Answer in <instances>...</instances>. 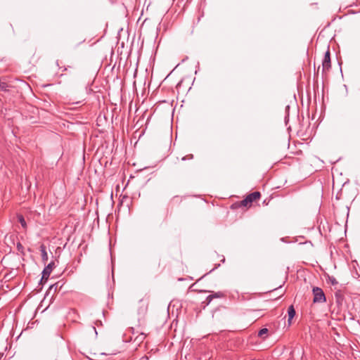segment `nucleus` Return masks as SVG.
I'll use <instances>...</instances> for the list:
<instances>
[{
  "instance_id": "obj_13",
  "label": "nucleus",
  "mask_w": 360,
  "mask_h": 360,
  "mask_svg": "<svg viewBox=\"0 0 360 360\" xmlns=\"http://www.w3.org/2000/svg\"><path fill=\"white\" fill-rule=\"evenodd\" d=\"M58 283H55V284H53V285H51L49 287V291H51V290H53L54 291H56V290H57V289H58Z\"/></svg>"
},
{
  "instance_id": "obj_12",
  "label": "nucleus",
  "mask_w": 360,
  "mask_h": 360,
  "mask_svg": "<svg viewBox=\"0 0 360 360\" xmlns=\"http://www.w3.org/2000/svg\"><path fill=\"white\" fill-rule=\"evenodd\" d=\"M8 84L6 82H0V89L2 91H7L8 90Z\"/></svg>"
},
{
  "instance_id": "obj_11",
  "label": "nucleus",
  "mask_w": 360,
  "mask_h": 360,
  "mask_svg": "<svg viewBox=\"0 0 360 360\" xmlns=\"http://www.w3.org/2000/svg\"><path fill=\"white\" fill-rule=\"evenodd\" d=\"M328 281L333 285H337L338 283V282L337 281L336 278L335 277H333V276H328Z\"/></svg>"
},
{
  "instance_id": "obj_9",
  "label": "nucleus",
  "mask_w": 360,
  "mask_h": 360,
  "mask_svg": "<svg viewBox=\"0 0 360 360\" xmlns=\"http://www.w3.org/2000/svg\"><path fill=\"white\" fill-rule=\"evenodd\" d=\"M40 251L41 254V259L44 262H46L48 260V254L46 252V249L44 245H41L40 246Z\"/></svg>"
},
{
  "instance_id": "obj_10",
  "label": "nucleus",
  "mask_w": 360,
  "mask_h": 360,
  "mask_svg": "<svg viewBox=\"0 0 360 360\" xmlns=\"http://www.w3.org/2000/svg\"><path fill=\"white\" fill-rule=\"evenodd\" d=\"M17 217H18V220L20 223L22 227L25 229H27V224H26L24 217L22 214H18L17 216Z\"/></svg>"
},
{
  "instance_id": "obj_16",
  "label": "nucleus",
  "mask_w": 360,
  "mask_h": 360,
  "mask_svg": "<svg viewBox=\"0 0 360 360\" xmlns=\"http://www.w3.org/2000/svg\"><path fill=\"white\" fill-rule=\"evenodd\" d=\"M193 158V155L192 154L187 155L181 158V160H190Z\"/></svg>"
},
{
  "instance_id": "obj_4",
  "label": "nucleus",
  "mask_w": 360,
  "mask_h": 360,
  "mask_svg": "<svg viewBox=\"0 0 360 360\" xmlns=\"http://www.w3.org/2000/svg\"><path fill=\"white\" fill-rule=\"evenodd\" d=\"M54 266V262L49 263L43 270L42 271V276L41 279V282H42L44 280L46 281L53 270V268Z\"/></svg>"
},
{
  "instance_id": "obj_5",
  "label": "nucleus",
  "mask_w": 360,
  "mask_h": 360,
  "mask_svg": "<svg viewBox=\"0 0 360 360\" xmlns=\"http://www.w3.org/2000/svg\"><path fill=\"white\" fill-rule=\"evenodd\" d=\"M223 296L221 292H217L208 295L205 300L206 305H208L214 298H220Z\"/></svg>"
},
{
  "instance_id": "obj_7",
  "label": "nucleus",
  "mask_w": 360,
  "mask_h": 360,
  "mask_svg": "<svg viewBox=\"0 0 360 360\" xmlns=\"http://www.w3.org/2000/svg\"><path fill=\"white\" fill-rule=\"evenodd\" d=\"M335 297L336 300V303L338 304H342L344 300V296L341 290H338L335 292Z\"/></svg>"
},
{
  "instance_id": "obj_6",
  "label": "nucleus",
  "mask_w": 360,
  "mask_h": 360,
  "mask_svg": "<svg viewBox=\"0 0 360 360\" xmlns=\"http://www.w3.org/2000/svg\"><path fill=\"white\" fill-rule=\"evenodd\" d=\"M139 304H140V308L139 309V312L140 314H144L147 311V309H148V300H141L139 301Z\"/></svg>"
},
{
  "instance_id": "obj_3",
  "label": "nucleus",
  "mask_w": 360,
  "mask_h": 360,
  "mask_svg": "<svg viewBox=\"0 0 360 360\" xmlns=\"http://www.w3.org/2000/svg\"><path fill=\"white\" fill-rule=\"evenodd\" d=\"M331 68V61H330V52L329 47H328V49L326 52L325 53L324 58L322 61V72L323 73H326Z\"/></svg>"
},
{
  "instance_id": "obj_2",
  "label": "nucleus",
  "mask_w": 360,
  "mask_h": 360,
  "mask_svg": "<svg viewBox=\"0 0 360 360\" xmlns=\"http://www.w3.org/2000/svg\"><path fill=\"white\" fill-rule=\"evenodd\" d=\"M312 293L314 295V303H324L326 302L325 293L321 288L319 287H314L312 289Z\"/></svg>"
},
{
  "instance_id": "obj_1",
  "label": "nucleus",
  "mask_w": 360,
  "mask_h": 360,
  "mask_svg": "<svg viewBox=\"0 0 360 360\" xmlns=\"http://www.w3.org/2000/svg\"><path fill=\"white\" fill-rule=\"evenodd\" d=\"M261 197V193L259 191H255L250 193L240 202V205L243 207H250L252 203L258 200Z\"/></svg>"
},
{
  "instance_id": "obj_8",
  "label": "nucleus",
  "mask_w": 360,
  "mask_h": 360,
  "mask_svg": "<svg viewBox=\"0 0 360 360\" xmlns=\"http://www.w3.org/2000/svg\"><path fill=\"white\" fill-rule=\"evenodd\" d=\"M288 323H290L291 320L293 319V317L295 315V310L292 305L290 306L288 309Z\"/></svg>"
},
{
  "instance_id": "obj_17",
  "label": "nucleus",
  "mask_w": 360,
  "mask_h": 360,
  "mask_svg": "<svg viewBox=\"0 0 360 360\" xmlns=\"http://www.w3.org/2000/svg\"><path fill=\"white\" fill-rule=\"evenodd\" d=\"M68 68H73L71 66H68V67H60V69L62 70V72H64V71H66L68 70Z\"/></svg>"
},
{
  "instance_id": "obj_14",
  "label": "nucleus",
  "mask_w": 360,
  "mask_h": 360,
  "mask_svg": "<svg viewBox=\"0 0 360 360\" xmlns=\"http://www.w3.org/2000/svg\"><path fill=\"white\" fill-rule=\"evenodd\" d=\"M58 283H55V284H53V285H51L49 287V291H51V290H53L54 291H56V290H57V289H58Z\"/></svg>"
},
{
  "instance_id": "obj_15",
  "label": "nucleus",
  "mask_w": 360,
  "mask_h": 360,
  "mask_svg": "<svg viewBox=\"0 0 360 360\" xmlns=\"http://www.w3.org/2000/svg\"><path fill=\"white\" fill-rule=\"evenodd\" d=\"M268 333L267 328H262L259 331L258 335L262 337L263 335L266 334Z\"/></svg>"
}]
</instances>
